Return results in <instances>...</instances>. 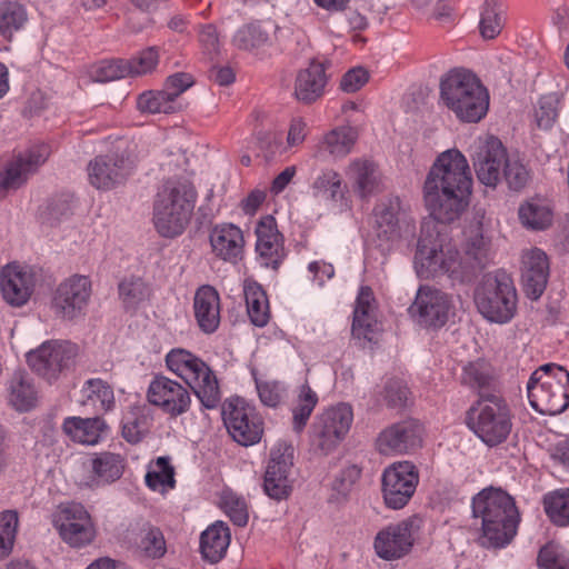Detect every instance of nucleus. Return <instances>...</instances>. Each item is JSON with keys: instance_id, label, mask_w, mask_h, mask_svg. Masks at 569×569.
Returning <instances> with one entry per match:
<instances>
[{"instance_id": "obj_1", "label": "nucleus", "mask_w": 569, "mask_h": 569, "mask_svg": "<svg viewBox=\"0 0 569 569\" xmlns=\"http://www.w3.org/2000/svg\"><path fill=\"white\" fill-rule=\"evenodd\" d=\"M438 221H425L415 256L419 277L430 278L447 273L453 280L465 281L486 258L487 241L479 228L473 229L466 243V258H461Z\"/></svg>"}, {"instance_id": "obj_2", "label": "nucleus", "mask_w": 569, "mask_h": 569, "mask_svg": "<svg viewBox=\"0 0 569 569\" xmlns=\"http://www.w3.org/2000/svg\"><path fill=\"white\" fill-rule=\"evenodd\" d=\"M472 178L466 157L457 149L440 153L425 181V201L431 221L449 223L466 210Z\"/></svg>"}, {"instance_id": "obj_3", "label": "nucleus", "mask_w": 569, "mask_h": 569, "mask_svg": "<svg viewBox=\"0 0 569 569\" xmlns=\"http://www.w3.org/2000/svg\"><path fill=\"white\" fill-rule=\"evenodd\" d=\"M472 516L481 520L479 543L502 548L517 533L519 515L513 499L501 489L486 488L472 499Z\"/></svg>"}, {"instance_id": "obj_4", "label": "nucleus", "mask_w": 569, "mask_h": 569, "mask_svg": "<svg viewBox=\"0 0 569 569\" xmlns=\"http://www.w3.org/2000/svg\"><path fill=\"white\" fill-rule=\"evenodd\" d=\"M440 103L461 123H478L488 113L490 96L469 70L453 69L440 80Z\"/></svg>"}, {"instance_id": "obj_5", "label": "nucleus", "mask_w": 569, "mask_h": 569, "mask_svg": "<svg viewBox=\"0 0 569 569\" xmlns=\"http://www.w3.org/2000/svg\"><path fill=\"white\" fill-rule=\"evenodd\" d=\"M196 200L197 191L189 180L166 181L153 206V222L157 231L167 238L181 234L190 221Z\"/></svg>"}, {"instance_id": "obj_6", "label": "nucleus", "mask_w": 569, "mask_h": 569, "mask_svg": "<svg viewBox=\"0 0 569 569\" xmlns=\"http://www.w3.org/2000/svg\"><path fill=\"white\" fill-rule=\"evenodd\" d=\"M531 407L541 415L556 416L569 407V371L546 363L532 372L527 383Z\"/></svg>"}, {"instance_id": "obj_7", "label": "nucleus", "mask_w": 569, "mask_h": 569, "mask_svg": "<svg viewBox=\"0 0 569 569\" xmlns=\"http://www.w3.org/2000/svg\"><path fill=\"white\" fill-rule=\"evenodd\" d=\"M166 366L192 389L206 409H213L219 405L218 379L201 358L187 349L174 348L167 353Z\"/></svg>"}, {"instance_id": "obj_8", "label": "nucleus", "mask_w": 569, "mask_h": 569, "mask_svg": "<svg viewBox=\"0 0 569 569\" xmlns=\"http://www.w3.org/2000/svg\"><path fill=\"white\" fill-rule=\"evenodd\" d=\"M473 299L478 311L491 322L507 323L516 315L517 293L506 272L486 274L477 286Z\"/></svg>"}, {"instance_id": "obj_9", "label": "nucleus", "mask_w": 569, "mask_h": 569, "mask_svg": "<svg viewBox=\"0 0 569 569\" xmlns=\"http://www.w3.org/2000/svg\"><path fill=\"white\" fill-rule=\"evenodd\" d=\"M468 427L487 446H498L508 439L512 429L510 408L495 396L481 399L468 412Z\"/></svg>"}, {"instance_id": "obj_10", "label": "nucleus", "mask_w": 569, "mask_h": 569, "mask_svg": "<svg viewBox=\"0 0 569 569\" xmlns=\"http://www.w3.org/2000/svg\"><path fill=\"white\" fill-rule=\"evenodd\" d=\"M53 528L70 548L82 549L97 538V523L88 509L79 502L61 503L51 516Z\"/></svg>"}, {"instance_id": "obj_11", "label": "nucleus", "mask_w": 569, "mask_h": 569, "mask_svg": "<svg viewBox=\"0 0 569 569\" xmlns=\"http://www.w3.org/2000/svg\"><path fill=\"white\" fill-rule=\"evenodd\" d=\"M419 516H410L379 530L373 539L376 555L385 561H398L409 556L422 527Z\"/></svg>"}, {"instance_id": "obj_12", "label": "nucleus", "mask_w": 569, "mask_h": 569, "mask_svg": "<svg viewBox=\"0 0 569 569\" xmlns=\"http://www.w3.org/2000/svg\"><path fill=\"white\" fill-rule=\"evenodd\" d=\"M78 355V347L69 341H44L27 353L29 367L49 382L56 381L69 369Z\"/></svg>"}, {"instance_id": "obj_13", "label": "nucleus", "mask_w": 569, "mask_h": 569, "mask_svg": "<svg viewBox=\"0 0 569 569\" xmlns=\"http://www.w3.org/2000/svg\"><path fill=\"white\" fill-rule=\"evenodd\" d=\"M92 293L89 277L72 274L62 280L52 293L51 309L63 320H74L86 313Z\"/></svg>"}, {"instance_id": "obj_14", "label": "nucleus", "mask_w": 569, "mask_h": 569, "mask_svg": "<svg viewBox=\"0 0 569 569\" xmlns=\"http://www.w3.org/2000/svg\"><path fill=\"white\" fill-rule=\"evenodd\" d=\"M419 483V472L409 461H399L387 467L381 477V492L387 508L399 510L412 498Z\"/></svg>"}, {"instance_id": "obj_15", "label": "nucleus", "mask_w": 569, "mask_h": 569, "mask_svg": "<svg viewBox=\"0 0 569 569\" xmlns=\"http://www.w3.org/2000/svg\"><path fill=\"white\" fill-rule=\"evenodd\" d=\"M222 416L228 432L234 441L242 446H251L260 441L263 433L262 418L256 408L241 398L224 402Z\"/></svg>"}, {"instance_id": "obj_16", "label": "nucleus", "mask_w": 569, "mask_h": 569, "mask_svg": "<svg viewBox=\"0 0 569 569\" xmlns=\"http://www.w3.org/2000/svg\"><path fill=\"white\" fill-rule=\"evenodd\" d=\"M375 229L379 240L395 243L415 233L413 219L398 197L379 202L373 209Z\"/></svg>"}, {"instance_id": "obj_17", "label": "nucleus", "mask_w": 569, "mask_h": 569, "mask_svg": "<svg viewBox=\"0 0 569 569\" xmlns=\"http://www.w3.org/2000/svg\"><path fill=\"white\" fill-rule=\"evenodd\" d=\"M353 422V410L349 403H338L319 413L312 425L318 447L329 452L348 435Z\"/></svg>"}, {"instance_id": "obj_18", "label": "nucleus", "mask_w": 569, "mask_h": 569, "mask_svg": "<svg viewBox=\"0 0 569 569\" xmlns=\"http://www.w3.org/2000/svg\"><path fill=\"white\" fill-rule=\"evenodd\" d=\"M148 402L169 418H177L190 410L192 398L189 389L177 380L157 375L147 389Z\"/></svg>"}, {"instance_id": "obj_19", "label": "nucleus", "mask_w": 569, "mask_h": 569, "mask_svg": "<svg viewBox=\"0 0 569 569\" xmlns=\"http://www.w3.org/2000/svg\"><path fill=\"white\" fill-rule=\"evenodd\" d=\"M471 157L479 181L495 188L501 181L508 158L501 141L492 136L479 137L471 146Z\"/></svg>"}, {"instance_id": "obj_20", "label": "nucleus", "mask_w": 569, "mask_h": 569, "mask_svg": "<svg viewBox=\"0 0 569 569\" xmlns=\"http://www.w3.org/2000/svg\"><path fill=\"white\" fill-rule=\"evenodd\" d=\"M293 451L292 445L287 441H278L271 448L263 488L272 499H286L292 490L290 475L293 467Z\"/></svg>"}, {"instance_id": "obj_21", "label": "nucleus", "mask_w": 569, "mask_h": 569, "mask_svg": "<svg viewBox=\"0 0 569 569\" xmlns=\"http://www.w3.org/2000/svg\"><path fill=\"white\" fill-rule=\"evenodd\" d=\"M452 309L447 293L431 287H420L409 311L419 325L440 328L449 320Z\"/></svg>"}, {"instance_id": "obj_22", "label": "nucleus", "mask_w": 569, "mask_h": 569, "mask_svg": "<svg viewBox=\"0 0 569 569\" xmlns=\"http://www.w3.org/2000/svg\"><path fill=\"white\" fill-rule=\"evenodd\" d=\"M50 154L47 144H37L27 152L20 153L7 163L0 171V197L9 190L21 187L41 164L46 162Z\"/></svg>"}, {"instance_id": "obj_23", "label": "nucleus", "mask_w": 569, "mask_h": 569, "mask_svg": "<svg viewBox=\"0 0 569 569\" xmlns=\"http://www.w3.org/2000/svg\"><path fill=\"white\" fill-rule=\"evenodd\" d=\"M421 427L413 420L393 423L377 438V448L382 455L408 453L421 445Z\"/></svg>"}, {"instance_id": "obj_24", "label": "nucleus", "mask_w": 569, "mask_h": 569, "mask_svg": "<svg viewBox=\"0 0 569 569\" xmlns=\"http://www.w3.org/2000/svg\"><path fill=\"white\" fill-rule=\"evenodd\" d=\"M0 287L6 302L21 307L29 301L34 290L36 276L28 267L11 263L1 271Z\"/></svg>"}, {"instance_id": "obj_25", "label": "nucleus", "mask_w": 569, "mask_h": 569, "mask_svg": "<svg viewBox=\"0 0 569 569\" xmlns=\"http://www.w3.org/2000/svg\"><path fill=\"white\" fill-rule=\"evenodd\" d=\"M209 242L217 259L230 263L242 259L246 240L238 226L228 222L214 224L209 232Z\"/></svg>"}, {"instance_id": "obj_26", "label": "nucleus", "mask_w": 569, "mask_h": 569, "mask_svg": "<svg viewBox=\"0 0 569 569\" xmlns=\"http://www.w3.org/2000/svg\"><path fill=\"white\" fill-rule=\"evenodd\" d=\"M256 251L260 263L267 268L277 269L286 253L283 238L278 230L272 216L261 218L256 227Z\"/></svg>"}, {"instance_id": "obj_27", "label": "nucleus", "mask_w": 569, "mask_h": 569, "mask_svg": "<svg viewBox=\"0 0 569 569\" xmlns=\"http://www.w3.org/2000/svg\"><path fill=\"white\" fill-rule=\"evenodd\" d=\"M521 281L528 297L537 300L545 291L549 278V260L538 248H530L521 254Z\"/></svg>"}, {"instance_id": "obj_28", "label": "nucleus", "mask_w": 569, "mask_h": 569, "mask_svg": "<svg viewBox=\"0 0 569 569\" xmlns=\"http://www.w3.org/2000/svg\"><path fill=\"white\" fill-rule=\"evenodd\" d=\"M347 192L341 174L331 168L321 170L310 184V194L316 201L340 211L349 209Z\"/></svg>"}, {"instance_id": "obj_29", "label": "nucleus", "mask_w": 569, "mask_h": 569, "mask_svg": "<svg viewBox=\"0 0 569 569\" xmlns=\"http://www.w3.org/2000/svg\"><path fill=\"white\" fill-rule=\"evenodd\" d=\"M352 191L367 200L383 190V179L378 166L369 159H355L345 170Z\"/></svg>"}, {"instance_id": "obj_30", "label": "nucleus", "mask_w": 569, "mask_h": 569, "mask_svg": "<svg viewBox=\"0 0 569 569\" xmlns=\"http://www.w3.org/2000/svg\"><path fill=\"white\" fill-rule=\"evenodd\" d=\"M88 178L98 190H110L122 183L130 173L123 159L113 156H99L88 164Z\"/></svg>"}, {"instance_id": "obj_31", "label": "nucleus", "mask_w": 569, "mask_h": 569, "mask_svg": "<svg viewBox=\"0 0 569 569\" xmlns=\"http://www.w3.org/2000/svg\"><path fill=\"white\" fill-rule=\"evenodd\" d=\"M376 305L373 292L362 287L358 293L353 310L352 336L359 340L373 341L379 328L375 316Z\"/></svg>"}, {"instance_id": "obj_32", "label": "nucleus", "mask_w": 569, "mask_h": 569, "mask_svg": "<svg viewBox=\"0 0 569 569\" xmlns=\"http://www.w3.org/2000/svg\"><path fill=\"white\" fill-rule=\"evenodd\" d=\"M220 296L209 286L197 289L193 298V312L196 321L204 333H213L220 325Z\"/></svg>"}, {"instance_id": "obj_33", "label": "nucleus", "mask_w": 569, "mask_h": 569, "mask_svg": "<svg viewBox=\"0 0 569 569\" xmlns=\"http://www.w3.org/2000/svg\"><path fill=\"white\" fill-rule=\"evenodd\" d=\"M327 84L325 66L312 61L307 68L301 69L295 82V96L305 103H311L319 99Z\"/></svg>"}, {"instance_id": "obj_34", "label": "nucleus", "mask_w": 569, "mask_h": 569, "mask_svg": "<svg viewBox=\"0 0 569 569\" xmlns=\"http://www.w3.org/2000/svg\"><path fill=\"white\" fill-rule=\"evenodd\" d=\"M108 429L103 419L68 417L63 420V432L74 442L81 445H97Z\"/></svg>"}, {"instance_id": "obj_35", "label": "nucleus", "mask_w": 569, "mask_h": 569, "mask_svg": "<svg viewBox=\"0 0 569 569\" xmlns=\"http://www.w3.org/2000/svg\"><path fill=\"white\" fill-rule=\"evenodd\" d=\"M358 132L349 126L337 127L322 136L318 146V154H329L333 159L347 157L353 149Z\"/></svg>"}, {"instance_id": "obj_36", "label": "nucleus", "mask_w": 569, "mask_h": 569, "mask_svg": "<svg viewBox=\"0 0 569 569\" xmlns=\"http://www.w3.org/2000/svg\"><path fill=\"white\" fill-rule=\"evenodd\" d=\"M8 403L17 411H29L38 402V390L33 380L24 372L17 371L8 381Z\"/></svg>"}, {"instance_id": "obj_37", "label": "nucleus", "mask_w": 569, "mask_h": 569, "mask_svg": "<svg viewBox=\"0 0 569 569\" xmlns=\"http://www.w3.org/2000/svg\"><path fill=\"white\" fill-rule=\"evenodd\" d=\"M82 405L97 413L111 411L116 405L112 386L100 379L92 378L84 381L82 389Z\"/></svg>"}, {"instance_id": "obj_38", "label": "nucleus", "mask_w": 569, "mask_h": 569, "mask_svg": "<svg viewBox=\"0 0 569 569\" xmlns=\"http://www.w3.org/2000/svg\"><path fill=\"white\" fill-rule=\"evenodd\" d=\"M230 545L229 528L221 521L209 526L200 537V551L204 559L214 563L221 560Z\"/></svg>"}, {"instance_id": "obj_39", "label": "nucleus", "mask_w": 569, "mask_h": 569, "mask_svg": "<svg viewBox=\"0 0 569 569\" xmlns=\"http://www.w3.org/2000/svg\"><path fill=\"white\" fill-rule=\"evenodd\" d=\"M518 216L527 229L543 230L551 226L553 210L547 200L532 198L520 204Z\"/></svg>"}, {"instance_id": "obj_40", "label": "nucleus", "mask_w": 569, "mask_h": 569, "mask_svg": "<svg viewBox=\"0 0 569 569\" xmlns=\"http://www.w3.org/2000/svg\"><path fill=\"white\" fill-rule=\"evenodd\" d=\"M244 298L250 321L257 327H263L270 319L269 301L262 287L256 281L244 282Z\"/></svg>"}, {"instance_id": "obj_41", "label": "nucleus", "mask_w": 569, "mask_h": 569, "mask_svg": "<svg viewBox=\"0 0 569 569\" xmlns=\"http://www.w3.org/2000/svg\"><path fill=\"white\" fill-rule=\"evenodd\" d=\"M91 466L97 482L109 485L121 478L126 460L119 453L101 452L92 458Z\"/></svg>"}, {"instance_id": "obj_42", "label": "nucleus", "mask_w": 569, "mask_h": 569, "mask_svg": "<svg viewBox=\"0 0 569 569\" xmlns=\"http://www.w3.org/2000/svg\"><path fill=\"white\" fill-rule=\"evenodd\" d=\"M319 401L318 395L308 383L301 385L291 408L292 428L296 432H301L307 426L311 413Z\"/></svg>"}, {"instance_id": "obj_43", "label": "nucleus", "mask_w": 569, "mask_h": 569, "mask_svg": "<svg viewBox=\"0 0 569 569\" xmlns=\"http://www.w3.org/2000/svg\"><path fill=\"white\" fill-rule=\"evenodd\" d=\"M24 7L18 1L6 0L0 2V39L11 41L13 34L22 29L27 22Z\"/></svg>"}, {"instance_id": "obj_44", "label": "nucleus", "mask_w": 569, "mask_h": 569, "mask_svg": "<svg viewBox=\"0 0 569 569\" xmlns=\"http://www.w3.org/2000/svg\"><path fill=\"white\" fill-rule=\"evenodd\" d=\"M134 545L146 558L159 559L167 552V543L162 531L152 525H143L137 532Z\"/></svg>"}, {"instance_id": "obj_45", "label": "nucleus", "mask_w": 569, "mask_h": 569, "mask_svg": "<svg viewBox=\"0 0 569 569\" xmlns=\"http://www.w3.org/2000/svg\"><path fill=\"white\" fill-rule=\"evenodd\" d=\"M146 485L152 491L162 495L172 490L176 486L174 468L168 457H159L150 463L144 477Z\"/></svg>"}, {"instance_id": "obj_46", "label": "nucleus", "mask_w": 569, "mask_h": 569, "mask_svg": "<svg viewBox=\"0 0 569 569\" xmlns=\"http://www.w3.org/2000/svg\"><path fill=\"white\" fill-rule=\"evenodd\" d=\"M232 42L240 50L257 53L270 44V33L264 26L250 23L237 30Z\"/></svg>"}, {"instance_id": "obj_47", "label": "nucleus", "mask_w": 569, "mask_h": 569, "mask_svg": "<svg viewBox=\"0 0 569 569\" xmlns=\"http://www.w3.org/2000/svg\"><path fill=\"white\" fill-rule=\"evenodd\" d=\"M177 102L167 90L144 91L137 98V108L142 113H172L177 109Z\"/></svg>"}, {"instance_id": "obj_48", "label": "nucleus", "mask_w": 569, "mask_h": 569, "mask_svg": "<svg viewBox=\"0 0 569 569\" xmlns=\"http://www.w3.org/2000/svg\"><path fill=\"white\" fill-rule=\"evenodd\" d=\"M310 132L307 120L302 117H292L288 123L286 143H270L267 148L270 153H286L290 150L300 148Z\"/></svg>"}, {"instance_id": "obj_49", "label": "nucleus", "mask_w": 569, "mask_h": 569, "mask_svg": "<svg viewBox=\"0 0 569 569\" xmlns=\"http://www.w3.org/2000/svg\"><path fill=\"white\" fill-rule=\"evenodd\" d=\"M545 511L552 523L569 525V489L555 490L543 497Z\"/></svg>"}, {"instance_id": "obj_50", "label": "nucleus", "mask_w": 569, "mask_h": 569, "mask_svg": "<svg viewBox=\"0 0 569 569\" xmlns=\"http://www.w3.org/2000/svg\"><path fill=\"white\" fill-rule=\"evenodd\" d=\"M19 526L18 512L4 510L0 512V559L10 555Z\"/></svg>"}, {"instance_id": "obj_51", "label": "nucleus", "mask_w": 569, "mask_h": 569, "mask_svg": "<svg viewBox=\"0 0 569 569\" xmlns=\"http://www.w3.org/2000/svg\"><path fill=\"white\" fill-rule=\"evenodd\" d=\"M503 26L502 10L495 0H487L481 12L480 32L485 39L496 38Z\"/></svg>"}, {"instance_id": "obj_52", "label": "nucleus", "mask_w": 569, "mask_h": 569, "mask_svg": "<svg viewBox=\"0 0 569 569\" xmlns=\"http://www.w3.org/2000/svg\"><path fill=\"white\" fill-rule=\"evenodd\" d=\"M159 53L156 48L142 50L129 60H124L127 77L143 76L156 69Z\"/></svg>"}, {"instance_id": "obj_53", "label": "nucleus", "mask_w": 569, "mask_h": 569, "mask_svg": "<svg viewBox=\"0 0 569 569\" xmlns=\"http://www.w3.org/2000/svg\"><path fill=\"white\" fill-rule=\"evenodd\" d=\"M119 295L123 303L131 308L149 297V288L141 278L130 277L120 282Z\"/></svg>"}, {"instance_id": "obj_54", "label": "nucleus", "mask_w": 569, "mask_h": 569, "mask_svg": "<svg viewBox=\"0 0 569 569\" xmlns=\"http://www.w3.org/2000/svg\"><path fill=\"white\" fill-rule=\"evenodd\" d=\"M221 507L234 525L239 527L247 525L249 519L248 507L242 497L226 490L221 495Z\"/></svg>"}, {"instance_id": "obj_55", "label": "nucleus", "mask_w": 569, "mask_h": 569, "mask_svg": "<svg viewBox=\"0 0 569 569\" xmlns=\"http://www.w3.org/2000/svg\"><path fill=\"white\" fill-rule=\"evenodd\" d=\"M123 59L103 60L93 64L90 77L96 82H109L127 77Z\"/></svg>"}, {"instance_id": "obj_56", "label": "nucleus", "mask_w": 569, "mask_h": 569, "mask_svg": "<svg viewBox=\"0 0 569 569\" xmlns=\"http://www.w3.org/2000/svg\"><path fill=\"white\" fill-rule=\"evenodd\" d=\"M537 561L540 569H569V557L555 542H549L540 549Z\"/></svg>"}, {"instance_id": "obj_57", "label": "nucleus", "mask_w": 569, "mask_h": 569, "mask_svg": "<svg viewBox=\"0 0 569 569\" xmlns=\"http://www.w3.org/2000/svg\"><path fill=\"white\" fill-rule=\"evenodd\" d=\"M560 98L556 93L541 97L536 111V120L539 128L549 129L558 118Z\"/></svg>"}, {"instance_id": "obj_58", "label": "nucleus", "mask_w": 569, "mask_h": 569, "mask_svg": "<svg viewBox=\"0 0 569 569\" xmlns=\"http://www.w3.org/2000/svg\"><path fill=\"white\" fill-rule=\"evenodd\" d=\"M381 393L386 405L390 408L405 407L409 397V390L406 383L398 378L388 379Z\"/></svg>"}, {"instance_id": "obj_59", "label": "nucleus", "mask_w": 569, "mask_h": 569, "mask_svg": "<svg viewBox=\"0 0 569 569\" xmlns=\"http://www.w3.org/2000/svg\"><path fill=\"white\" fill-rule=\"evenodd\" d=\"M502 177L511 189L519 190L527 184L529 171L520 160L507 158Z\"/></svg>"}, {"instance_id": "obj_60", "label": "nucleus", "mask_w": 569, "mask_h": 569, "mask_svg": "<svg viewBox=\"0 0 569 569\" xmlns=\"http://www.w3.org/2000/svg\"><path fill=\"white\" fill-rule=\"evenodd\" d=\"M260 401L268 407H277L286 397L287 390L278 381H256Z\"/></svg>"}, {"instance_id": "obj_61", "label": "nucleus", "mask_w": 569, "mask_h": 569, "mask_svg": "<svg viewBox=\"0 0 569 569\" xmlns=\"http://www.w3.org/2000/svg\"><path fill=\"white\" fill-rule=\"evenodd\" d=\"M461 380L470 388H482L490 380L488 367L483 362H471L463 368Z\"/></svg>"}, {"instance_id": "obj_62", "label": "nucleus", "mask_w": 569, "mask_h": 569, "mask_svg": "<svg viewBox=\"0 0 569 569\" xmlns=\"http://www.w3.org/2000/svg\"><path fill=\"white\" fill-rule=\"evenodd\" d=\"M369 80V72L361 68H352L343 74L340 81V88L348 93L360 90Z\"/></svg>"}, {"instance_id": "obj_63", "label": "nucleus", "mask_w": 569, "mask_h": 569, "mask_svg": "<svg viewBox=\"0 0 569 569\" xmlns=\"http://www.w3.org/2000/svg\"><path fill=\"white\" fill-rule=\"evenodd\" d=\"M194 83L193 77L187 72H177L167 78L164 90L177 102V98Z\"/></svg>"}, {"instance_id": "obj_64", "label": "nucleus", "mask_w": 569, "mask_h": 569, "mask_svg": "<svg viewBox=\"0 0 569 569\" xmlns=\"http://www.w3.org/2000/svg\"><path fill=\"white\" fill-rule=\"evenodd\" d=\"M199 42L206 53L212 54L218 52L219 37L212 24H206L200 28Z\"/></svg>"}]
</instances>
